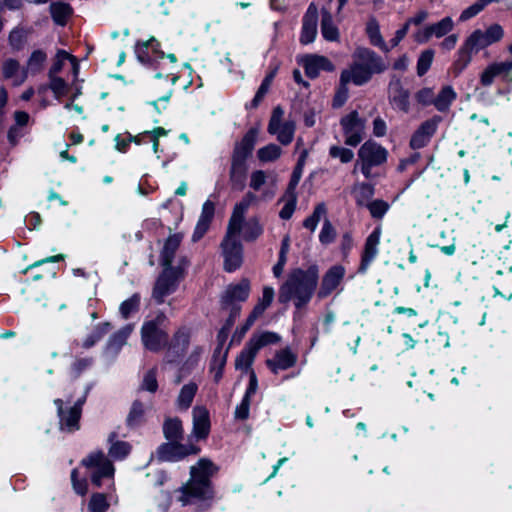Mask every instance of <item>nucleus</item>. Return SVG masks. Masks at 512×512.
Segmentation results:
<instances>
[{
	"label": "nucleus",
	"mask_w": 512,
	"mask_h": 512,
	"mask_svg": "<svg viewBox=\"0 0 512 512\" xmlns=\"http://www.w3.org/2000/svg\"><path fill=\"white\" fill-rule=\"evenodd\" d=\"M217 467L208 459H200L190 468L189 481L177 490V500L183 505L202 504L210 506L214 498L211 477Z\"/></svg>",
	"instance_id": "nucleus-1"
},
{
	"label": "nucleus",
	"mask_w": 512,
	"mask_h": 512,
	"mask_svg": "<svg viewBox=\"0 0 512 512\" xmlns=\"http://www.w3.org/2000/svg\"><path fill=\"white\" fill-rule=\"evenodd\" d=\"M318 280L319 269L316 265H311L306 270L294 269L279 289V302L293 300L298 309L306 306L315 292Z\"/></svg>",
	"instance_id": "nucleus-2"
},
{
	"label": "nucleus",
	"mask_w": 512,
	"mask_h": 512,
	"mask_svg": "<svg viewBox=\"0 0 512 512\" xmlns=\"http://www.w3.org/2000/svg\"><path fill=\"white\" fill-rule=\"evenodd\" d=\"M503 29L498 24H493L485 31L475 30L465 41L458 52V59L455 61V68L461 72L471 61V56L478 53L487 46L498 42L503 37Z\"/></svg>",
	"instance_id": "nucleus-3"
},
{
	"label": "nucleus",
	"mask_w": 512,
	"mask_h": 512,
	"mask_svg": "<svg viewBox=\"0 0 512 512\" xmlns=\"http://www.w3.org/2000/svg\"><path fill=\"white\" fill-rule=\"evenodd\" d=\"M356 166H360L365 178L372 177V168L383 165L387 161L388 151L373 140L364 142L357 152Z\"/></svg>",
	"instance_id": "nucleus-4"
},
{
	"label": "nucleus",
	"mask_w": 512,
	"mask_h": 512,
	"mask_svg": "<svg viewBox=\"0 0 512 512\" xmlns=\"http://www.w3.org/2000/svg\"><path fill=\"white\" fill-rule=\"evenodd\" d=\"M279 341L280 336L274 332L265 331L259 334H253L243 350L237 356L235 361L236 368L248 370L261 348L270 344L278 343Z\"/></svg>",
	"instance_id": "nucleus-5"
},
{
	"label": "nucleus",
	"mask_w": 512,
	"mask_h": 512,
	"mask_svg": "<svg viewBox=\"0 0 512 512\" xmlns=\"http://www.w3.org/2000/svg\"><path fill=\"white\" fill-rule=\"evenodd\" d=\"M241 230H235L228 225L226 235L221 243L224 268L228 272H233L238 269L243 261L242 245L238 239Z\"/></svg>",
	"instance_id": "nucleus-6"
},
{
	"label": "nucleus",
	"mask_w": 512,
	"mask_h": 512,
	"mask_svg": "<svg viewBox=\"0 0 512 512\" xmlns=\"http://www.w3.org/2000/svg\"><path fill=\"white\" fill-rule=\"evenodd\" d=\"M82 464L91 470V481L97 487L102 484L103 478H111L114 475L112 462L101 452H93L82 460Z\"/></svg>",
	"instance_id": "nucleus-7"
},
{
	"label": "nucleus",
	"mask_w": 512,
	"mask_h": 512,
	"mask_svg": "<svg viewBox=\"0 0 512 512\" xmlns=\"http://www.w3.org/2000/svg\"><path fill=\"white\" fill-rule=\"evenodd\" d=\"M340 125L345 137V144L356 147L364 139L366 120L361 118L357 111L343 116Z\"/></svg>",
	"instance_id": "nucleus-8"
},
{
	"label": "nucleus",
	"mask_w": 512,
	"mask_h": 512,
	"mask_svg": "<svg viewBox=\"0 0 512 512\" xmlns=\"http://www.w3.org/2000/svg\"><path fill=\"white\" fill-rule=\"evenodd\" d=\"M84 402L85 397H82L78 399L72 406L64 408V401L62 399H56L54 401L55 405L57 406L61 430L74 432L79 429V420Z\"/></svg>",
	"instance_id": "nucleus-9"
},
{
	"label": "nucleus",
	"mask_w": 512,
	"mask_h": 512,
	"mask_svg": "<svg viewBox=\"0 0 512 512\" xmlns=\"http://www.w3.org/2000/svg\"><path fill=\"white\" fill-rule=\"evenodd\" d=\"M190 338L191 329L186 326L179 327L165 347V361L167 363H175L180 360L189 347Z\"/></svg>",
	"instance_id": "nucleus-10"
},
{
	"label": "nucleus",
	"mask_w": 512,
	"mask_h": 512,
	"mask_svg": "<svg viewBox=\"0 0 512 512\" xmlns=\"http://www.w3.org/2000/svg\"><path fill=\"white\" fill-rule=\"evenodd\" d=\"M284 111L280 106L273 109L268 124V132L277 136V140L288 145L292 142L295 132V123L293 121L282 122Z\"/></svg>",
	"instance_id": "nucleus-11"
},
{
	"label": "nucleus",
	"mask_w": 512,
	"mask_h": 512,
	"mask_svg": "<svg viewBox=\"0 0 512 512\" xmlns=\"http://www.w3.org/2000/svg\"><path fill=\"white\" fill-rule=\"evenodd\" d=\"M141 340L146 349L159 352L168 344V334L154 321H148L141 328Z\"/></svg>",
	"instance_id": "nucleus-12"
},
{
	"label": "nucleus",
	"mask_w": 512,
	"mask_h": 512,
	"mask_svg": "<svg viewBox=\"0 0 512 512\" xmlns=\"http://www.w3.org/2000/svg\"><path fill=\"white\" fill-rule=\"evenodd\" d=\"M440 121L441 117L434 116L421 123L411 136L410 147L414 150L425 147L436 133Z\"/></svg>",
	"instance_id": "nucleus-13"
},
{
	"label": "nucleus",
	"mask_w": 512,
	"mask_h": 512,
	"mask_svg": "<svg viewBox=\"0 0 512 512\" xmlns=\"http://www.w3.org/2000/svg\"><path fill=\"white\" fill-rule=\"evenodd\" d=\"M352 58L356 59L371 75L382 73L388 67L387 63L379 55L368 48H357Z\"/></svg>",
	"instance_id": "nucleus-14"
},
{
	"label": "nucleus",
	"mask_w": 512,
	"mask_h": 512,
	"mask_svg": "<svg viewBox=\"0 0 512 512\" xmlns=\"http://www.w3.org/2000/svg\"><path fill=\"white\" fill-rule=\"evenodd\" d=\"M176 81V77L173 74H167L163 77L158 73L155 78L149 84V92L154 101L151 103L156 106L157 101H168L172 95V86Z\"/></svg>",
	"instance_id": "nucleus-15"
},
{
	"label": "nucleus",
	"mask_w": 512,
	"mask_h": 512,
	"mask_svg": "<svg viewBox=\"0 0 512 512\" xmlns=\"http://www.w3.org/2000/svg\"><path fill=\"white\" fill-rule=\"evenodd\" d=\"M198 452V447L192 444H180L179 441H177L161 445L158 449V457L163 461H178L188 455L197 454Z\"/></svg>",
	"instance_id": "nucleus-16"
},
{
	"label": "nucleus",
	"mask_w": 512,
	"mask_h": 512,
	"mask_svg": "<svg viewBox=\"0 0 512 512\" xmlns=\"http://www.w3.org/2000/svg\"><path fill=\"white\" fill-rule=\"evenodd\" d=\"M344 276L345 268L343 266L334 265L330 267L322 277L318 297L322 299L329 296L340 285Z\"/></svg>",
	"instance_id": "nucleus-17"
},
{
	"label": "nucleus",
	"mask_w": 512,
	"mask_h": 512,
	"mask_svg": "<svg viewBox=\"0 0 512 512\" xmlns=\"http://www.w3.org/2000/svg\"><path fill=\"white\" fill-rule=\"evenodd\" d=\"M250 294V282L248 279H242L237 284H231L225 290L222 296V308H228L236 302H244Z\"/></svg>",
	"instance_id": "nucleus-18"
},
{
	"label": "nucleus",
	"mask_w": 512,
	"mask_h": 512,
	"mask_svg": "<svg viewBox=\"0 0 512 512\" xmlns=\"http://www.w3.org/2000/svg\"><path fill=\"white\" fill-rule=\"evenodd\" d=\"M177 279L172 269H164L156 281L153 290V297L158 303H162L166 296L175 291Z\"/></svg>",
	"instance_id": "nucleus-19"
},
{
	"label": "nucleus",
	"mask_w": 512,
	"mask_h": 512,
	"mask_svg": "<svg viewBox=\"0 0 512 512\" xmlns=\"http://www.w3.org/2000/svg\"><path fill=\"white\" fill-rule=\"evenodd\" d=\"M318 8L314 3L308 6L303 17L300 42L302 44L312 43L317 35Z\"/></svg>",
	"instance_id": "nucleus-20"
},
{
	"label": "nucleus",
	"mask_w": 512,
	"mask_h": 512,
	"mask_svg": "<svg viewBox=\"0 0 512 512\" xmlns=\"http://www.w3.org/2000/svg\"><path fill=\"white\" fill-rule=\"evenodd\" d=\"M381 236V228L377 227L374 231L367 237L364 245V249L362 252L361 263L358 269V272L365 273L369 268L372 261L378 254V245L380 243Z\"/></svg>",
	"instance_id": "nucleus-21"
},
{
	"label": "nucleus",
	"mask_w": 512,
	"mask_h": 512,
	"mask_svg": "<svg viewBox=\"0 0 512 512\" xmlns=\"http://www.w3.org/2000/svg\"><path fill=\"white\" fill-rule=\"evenodd\" d=\"M305 73L310 78H316L321 71L331 72L335 69L333 63L325 56L307 55L302 59Z\"/></svg>",
	"instance_id": "nucleus-22"
},
{
	"label": "nucleus",
	"mask_w": 512,
	"mask_h": 512,
	"mask_svg": "<svg viewBox=\"0 0 512 512\" xmlns=\"http://www.w3.org/2000/svg\"><path fill=\"white\" fill-rule=\"evenodd\" d=\"M340 78L343 83H353L356 86H361L367 83L372 75L356 59H353L352 64L341 72Z\"/></svg>",
	"instance_id": "nucleus-23"
},
{
	"label": "nucleus",
	"mask_w": 512,
	"mask_h": 512,
	"mask_svg": "<svg viewBox=\"0 0 512 512\" xmlns=\"http://www.w3.org/2000/svg\"><path fill=\"white\" fill-rule=\"evenodd\" d=\"M210 432V417L208 410L203 406L193 408V436L197 439H205Z\"/></svg>",
	"instance_id": "nucleus-24"
},
{
	"label": "nucleus",
	"mask_w": 512,
	"mask_h": 512,
	"mask_svg": "<svg viewBox=\"0 0 512 512\" xmlns=\"http://www.w3.org/2000/svg\"><path fill=\"white\" fill-rule=\"evenodd\" d=\"M297 356L289 348L276 352L273 359L266 360L267 367L277 374L280 370H287L296 364Z\"/></svg>",
	"instance_id": "nucleus-25"
},
{
	"label": "nucleus",
	"mask_w": 512,
	"mask_h": 512,
	"mask_svg": "<svg viewBox=\"0 0 512 512\" xmlns=\"http://www.w3.org/2000/svg\"><path fill=\"white\" fill-rule=\"evenodd\" d=\"M215 214V204L207 200L202 207V211L199 217V220L197 222V225L195 227L192 240L194 242L200 240L205 233L208 231L210 224L214 218Z\"/></svg>",
	"instance_id": "nucleus-26"
},
{
	"label": "nucleus",
	"mask_w": 512,
	"mask_h": 512,
	"mask_svg": "<svg viewBox=\"0 0 512 512\" xmlns=\"http://www.w3.org/2000/svg\"><path fill=\"white\" fill-rule=\"evenodd\" d=\"M496 76H502L508 81H512V61L493 64L487 67L481 75V83L489 86Z\"/></svg>",
	"instance_id": "nucleus-27"
},
{
	"label": "nucleus",
	"mask_w": 512,
	"mask_h": 512,
	"mask_svg": "<svg viewBox=\"0 0 512 512\" xmlns=\"http://www.w3.org/2000/svg\"><path fill=\"white\" fill-rule=\"evenodd\" d=\"M2 75L4 79H11L14 86H20L27 79L25 67L22 68L16 59H6L2 64Z\"/></svg>",
	"instance_id": "nucleus-28"
},
{
	"label": "nucleus",
	"mask_w": 512,
	"mask_h": 512,
	"mask_svg": "<svg viewBox=\"0 0 512 512\" xmlns=\"http://www.w3.org/2000/svg\"><path fill=\"white\" fill-rule=\"evenodd\" d=\"M255 200L256 196L253 193L248 192L243 199L235 205L228 223V225H231L232 229L242 230L245 213Z\"/></svg>",
	"instance_id": "nucleus-29"
},
{
	"label": "nucleus",
	"mask_w": 512,
	"mask_h": 512,
	"mask_svg": "<svg viewBox=\"0 0 512 512\" xmlns=\"http://www.w3.org/2000/svg\"><path fill=\"white\" fill-rule=\"evenodd\" d=\"M182 241L181 234H173L167 238L161 251L160 263L165 269H171V264Z\"/></svg>",
	"instance_id": "nucleus-30"
},
{
	"label": "nucleus",
	"mask_w": 512,
	"mask_h": 512,
	"mask_svg": "<svg viewBox=\"0 0 512 512\" xmlns=\"http://www.w3.org/2000/svg\"><path fill=\"white\" fill-rule=\"evenodd\" d=\"M257 135L258 131L256 129H250L242 140L236 144L232 157L246 161L255 146Z\"/></svg>",
	"instance_id": "nucleus-31"
},
{
	"label": "nucleus",
	"mask_w": 512,
	"mask_h": 512,
	"mask_svg": "<svg viewBox=\"0 0 512 512\" xmlns=\"http://www.w3.org/2000/svg\"><path fill=\"white\" fill-rule=\"evenodd\" d=\"M321 33L327 41L339 40V30L333 23L332 13L328 6L321 9Z\"/></svg>",
	"instance_id": "nucleus-32"
},
{
	"label": "nucleus",
	"mask_w": 512,
	"mask_h": 512,
	"mask_svg": "<svg viewBox=\"0 0 512 512\" xmlns=\"http://www.w3.org/2000/svg\"><path fill=\"white\" fill-rule=\"evenodd\" d=\"M389 98L397 109L403 112L409 111V92L399 82L390 85Z\"/></svg>",
	"instance_id": "nucleus-33"
},
{
	"label": "nucleus",
	"mask_w": 512,
	"mask_h": 512,
	"mask_svg": "<svg viewBox=\"0 0 512 512\" xmlns=\"http://www.w3.org/2000/svg\"><path fill=\"white\" fill-rule=\"evenodd\" d=\"M117 437L116 432H112L109 435L108 441L111 444L109 447V455L116 460H122L130 453L131 445L125 441H118Z\"/></svg>",
	"instance_id": "nucleus-34"
},
{
	"label": "nucleus",
	"mask_w": 512,
	"mask_h": 512,
	"mask_svg": "<svg viewBox=\"0 0 512 512\" xmlns=\"http://www.w3.org/2000/svg\"><path fill=\"white\" fill-rule=\"evenodd\" d=\"M456 97L457 94L451 86H444L438 95L435 96L434 106L439 112H446L449 110Z\"/></svg>",
	"instance_id": "nucleus-35"
},
{
	"label": "nucleus",
	"mask_w": 512,
	"mask_h": 512,
	"mask_svg": "<svg viewBox=\"0 0 512 512\" xmlns=\"http://www.w3.org/2000/svg\"><path fill=\"white\" fill-rule=\"evenodd\" d=\"M46 60H47V54L43 50H40V49L34 50L31 53L30 57L28 58L26 66H25L27 76L29 74L35 75V74L40 73L44 68V64H45Z\"/></svg>",
	"instance_id": "nucleus-36"
},
{
	"label": "nucleus",
	"mask_w": 512,
	"mask_h": 512,
	"mask_svg": "<svg viewBox=\"0 0 512 512\" xmlns=\"http://www.w3.org/2000/svg\"><path fill=\"white\" fill-rule=\"evenodd\" d=\"M246 166L243 159L232 157L230 180L235 188L242 189Z\"/></svg>",
	"instance_id": "nucleus-37"
},
{
	"label": "nucleus",
	"mask_w": 512,
	"mask_h": 512,
	"mask_svg": "<svg viewBox=\"0 0 512 512\" xmlns=\"http://www.w3.org/2000/svg\"><path fill=\"white\" fill-rule=\"evenodd\" d=\"M163 432L167 440L177 442L182 439L183 428L178 418L167 419L163 425Z\"/></svg>",
	"instance_id": "nucleus-38"
},
{
	"label": "nucleus",
	"mask_w": 512,
	"mask_h": 512,
	"mask_svg": "<svg viewBox=\"0 0 512 512\" xmlns=\"http://www.w3.org/2000/svg\"><path fill=\"white\" fill-rule=\"evenodd\" d=\"M197 390L198 386L194 382L184 385L177 397V406L180 409L187 410L191 406Z\"/></svg>",
	"instance_id": "nucleus-39"
},
{
	"label": "nucleus",
	"mask_w": 512,
	"mask_h": 512,
	"mask_svg": "<svg viewBox=\"0 0 512 512\" xmlns=\"http://www.w3.org/2000/svg\"><path fill=\"white\" fill-rule=\"evenodd\" d=\"M352 193L358 206H367L374 195V188L368 183H360L354 185Z\"/></svg>",
	"instance_id": "nucleus-40"
},
{
	"label": "nucleus",
	"mask_w": 512,
	"mask_h": 512,
	"mask_svg": "<svg viewBox=\"0 0 512 512\" xmlns=\"http://www.w3.org/2000/svg\"><path fill=\"white\" fill-rule=\"evenodd\" d=\"M366 31L372 45L381 48L385 52L389 51V48L380 33L378 22L375 19H371L367 23Z\"/></svg>",
	"instance_id": "nucleus-41"
},
{
	"label": "nucleus",
	"mask_w": 512,
	"mask_h": 512,
	"mask_svg": "<svg viewBox=\"0 0 512 512\" xmlns=\"http://www.w3.org/2000/svg\"><path fill=\"white\" fill-rule=\"evenodd\" d=\"M50 12L54 22L58 25H65L71 15V7L62 2H55L50 5Z\"/></svg>",
	"instance_id": "nucleus-42"
},
{
	"label": "nucleus",
	"mask_w": 512,
	"mask_h": 512,
	"mask_svg": "<svg viewBox=\"0 0 512 512\" xmlns=\"http://www.w3.org/2000/svg\"><path fill=\"white\" fill-rule=\"evenodd\" d=\"M132 330V325H127L123 327L109 339L107 348L117 353L120 350V348L125 344Z\"/></svg>",
	"instance_id": "nucleus-43"
},
{
	"label": "nucleus",
	"mask_w": 512,
	"mask_h": 512,
	"mask_svg": "<svg viewBox=\"0 0 512 512\" xmlns=\"http://www.w3.org/2000/svg\"><path fill=\"white\" fill-rule=\"evenodd\" d=\"M226 364V352L222 353V348H217L214 351L211 372L213 373L214 380L218 382L223 375V369Z\"/></svg>",
	"instance_id": "nucleus-44"
},
{
	"label": "nucleus",
	"mask_w": 512,
	"mask_h": 512,
	"mask_svg": "<svg viewBox=\"0 0 512 512\" xmlns=\"http://www.w3.org/2000/svg\"><path fill=\"white\" fill-rule=\"evenodd\" d=\"M110 330L109 323H102L95 327V329L86 337L82 346L86 349L94 346L99 340H101Z\"/></svg>",
	"instance_id": "nucleus-45"
},
{
	"label": "nucleus",
	"mask_w": 512,
	"mask_h": 512,
	"mask_svg": "<svg viewBox=\"0 0 512 512\" xmlns=\"http://www.w3.org/2000/svg\"><path fill=\"white\" fill-rule=\"evenodd\" d=\"M453 26V20L450 17H445L435 24L428 25V29L431 36L441 38L447 35L453 29Z\"/></svg>",
	"instance_id": "nucleus-46"
},
{
	"label": "nucleus",
	"mask_w": 512,
	"mask_h": 512,
	"mask_svg": "<svg viewBox=\"0 0 512 512\" xmlns=\"http://www.w3.org/2000/svg\"><path fill=\"white\" fill-rule=\"evenodd\" d=\"M281 155V148L276 144H268L257 151L258 159L263 162H273Z\"/></svg>",
	"instance_id": "nucleus-47"
},
{
	"label": "nucleus",
	"mask_w": 512,
	"mask_h": 512,
	"mask_svg": "<svg viewBox=\"0 0 512 512\" xmlns=\"http://www.w3.org/2000/svg\"><path fill=\"white\" fill-rule=\"evenodd\" d=\"M243 230V238L246 241H253L258 238L262 232L263 228L260 225L259 221L256 218L249 219L244 226L242 225Z\"/></svg>",
	"instance_id": "nucleus-48"
},
{
	"label": "nucleus",
	"mask_w": 512,
	"mask_h": 512,
	"mask_svg": "<svg viewBox=\"0 0 512 512\" xmlns=\"http://www.w3.org/2000/svg\"><path fill=\"white\" fill-rule=\"evenodd\" d=\"M326 213H327V209H326L325 204L324 203L317 204L316 207L314 208L312 215H310L309 217H307L304 220L303 226L312 232L315 231L319 221L321 220V218L323 216L326 215Z\"/></svg>",
	"instance_id": "nucleus-49"
},
{
	"label": "nucleus",
	"mask_w": 512,
	"mask_h": 512,
	"mask_svg": "<svg viewBox=\"0 0 512 512\" xmlns=\"http://www.w3.org/2000/svg\"><path fill=\"white\" fill-rule=\"evenodd\" d=\"M144 413L145 407L143 403L135 400L127 416V424L132 427L139 425L144 419Z\"/></svg>",
	"instance_id": "nucleus-50"
},
{
	"label": "nucleus",
	"mask_w": 512,
	"mask_h": 512,
	"mask_svg": "<svg viewBox=\"0 0 512 512\" xmlns=\"http://www.w3.org/2000/svg\"><path fill=\"white\" fill-rule=\"evenodd\" d=\"M285 198H286V203L283 206V208L281 209L279 216H280V218H282L284 220H288L291 218V216L293 215L295 208H296V203H297L296 192L291 193L289 190H286Z\"/></svg>",
	"instance_id": "nucleus-51"
},
{
	"label": "nucleus",
	"mask_w": 512,
	"mask_h": 512,
	"mask_svg": "<svg viewBox=\"0 0 512 512\" xmlns=\"http://www.w3.org/2000/svg\"><path fill=\"white\" fill-rule=\"evenodd\" d=\"M140 306L139 294L132 295L129 299L125 300L120 306V313L123 318L127 319L131 314L138 311Z\"/></svg>",
	"instance_id": "nucleus-52"
},
{
	"label": "nucleus",
	"mask_w": 512,
	"mask_h": 512,
	"mask_svg": "<svg viewBox=\"0 0 512 512\" xmlns=\"http://www.w3.org/2000/svg\"><path fill=\"white\" fill-rule=\"evenodd\" d=\"M88 508L91 512H106L109 508V503L105 494H93L88 503Z\"/></svg>",
	"instance_id": "nucleus-53"
},
{
	"label": "nucleus",
	"mask_w": 512,
	"mask_h": 512,
	"mask_svg": "<svg viewBox=\"0 0 512 512\" xmlns=\"http://www.w3.org/2000/svg\"><path fill=\"white\" fill-rule=\"evenodd\" d=\"M158 389L157 370L152 368L144 375L140 390L155 393Z\"/></svg>",
	"instance_id": "nucleus-54"
},
{
	"label": "nucleus",
	"mask_w": 512,
	"mask_h": 512,
	"mask_svg": "<svg viewBox=\"0 0 512 512\" xmlns=\"http://www.w3.org/2000/svg\"><path fill=\"white\" fill-rule=\"evenodd\" d=\"M49 88L52 90L56 98H61L67 94L68 84L67 82L58 76H48Z\"/></svg>",
	"instance_id": "nucleus-55"
},
{
	"label": "nucleus",
	"mask_w": 512,
	"mask_h": 512,
	"mask_svg": "<svg viewBox=\"0 0 512 512\" xmlns=\"http://www.w3.org/2000/svg\"><path fill=\"white\" fill-rule=\"evenodd\" d=\"M434 58V51L431 49L424 50L417 61V74L423 76L430 68Z\"/></svg>",
	"instance_id": "nucleus-56"
},
{
	"label": "nucleus",
	"mask_w": 512,
	"mask_h": 512,
	"mask_svg": "<svg viewBox=\"0 0 512 512\" xmlns=\"http://www.w3.org/2000/svg\"><path fill=\"white\" fill-rule=\"evenodd\" d=\"M336 238V230L333 227L332 223L325 219L323 222L322 229L319 234V241L323 245L331 244Z\"/></svg>",
	"instance_id": "nucleus-57"
},
{
	"label": "nucleus",
	"mask_w": 512,
	"mask_h": 512,
	"mask_svg": "<svg viewBox=\"0 0 512 512\" xmlns=\"http://www.w3.org/2000/svg\"><path fill=\"white\" fill-rule=\"evenodd\" d=\"M366 207L373 218L381 219L386 214L390 206L387 202L377 199L371 201Z\"/></svg>",
	"instance_id": "nucleus-58"
},
{
	"label": "nucleus",
	"mask_w": 512,
	"mask_h": 512,
	"mask_svg": "<svg viewBox=\"0 0 512 512\" xmlns=\"http://www.w3.org/2000/svg\"><path fill=\"white\" fill-rule=\"evenodd\" d=\"M329 155L333 158H339L342 163H349L354 157L352 150L340 146H332Z\"/></svg>",
	"instance_id": "nucleus-59"
},
{
	"label": "nucleus",
	"mask_w": 512,
	"mask_h": 512,
	"mask_svg": "<svg viewBox=\"0 0 512 512\" xmlns=\"http://www.w3.org/2000/svg\"><path fill=\"white\" fill-rule=\"evenodd\" d=\"M273 77H274V74L273 73H270L269 75H267L264 80L262 81L258 91L256 92V95L254 97V99L252 100V106L253 107H257L258 104L262 101V99L264 98V96L266 95V93L268 92L270 86H271V83L273 81Z\"/></svg>",
	"instance_id": "nucleus-60"
},
{
	"label": "nucleus",
	"mask_w": 512,
	"mask_h": 512,
	"mask_svg": "<svg viewBox=\"0 0 512 512\" xmlns=\"http://www.w3.org/2000/svg\"><path fill=\"white\" fill-rule=\"evenodd\" d=\"M347 85L348 83H343L341 79L339 80V86L333 98V107L339 108L347 101L349 94Z\"/></svg>",
	"instance_id": "nucleus-61"
},
{
	"label": "nucleus",
	"mask_w": 512,
	"mask_h": 512,
	"mask_svg": "<svg viewBox=\"0 0 512 512\" xmlns=\"http://www.w3.org/2000/svg\"><path fill=\"white\" fill-rule=\"evenodd\" d=\"M26 39V32L23 29H13L9 34V44L13 49L19 50Z\"/></svg>",
	"instance_id": "nucleus-62"
},
{
	"label": "nucleus",
	"mask_w": 512,
	"mask_h": 512,
	"mask_svg": "<svg viewBox=\"0 0 512 512\" xmlns=\"http://www.w3.org/2000/svg\"><path fill=\"white\" fill-rule=\"evenodd\" d=\"M266 173L262 170H256L251 173L250 176V187L255 190L259 191L261 187L266 183Z\"/></svg>",
	"instance_id": "nucleus-63"
},
{
	"label": "nucleus",
	"mask_w": 512,
	"mask_h": 512,
	"mask_svg": "<svg viewBox=\"0 0 512 512\" xmlns=\"http://www.w3.org/2000/svg\"><path fill=\"white\" fill-rule=\"evenodd\" d=\"M415 98L418 103H420L424 106L431 105V104L434 105L435 95L431 88H423V89L419 90L416 93Z\"/></svg>",
	"instance_id": "nucleus-64"
}]
</instances>
